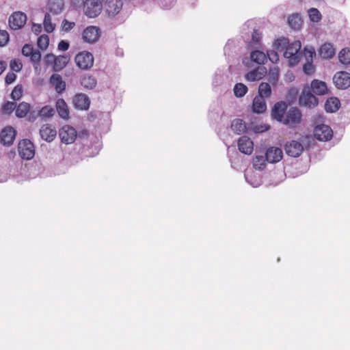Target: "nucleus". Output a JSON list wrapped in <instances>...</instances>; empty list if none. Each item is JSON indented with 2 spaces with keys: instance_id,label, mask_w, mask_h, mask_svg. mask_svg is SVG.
Instances as JSON below:
<instances>
[{
  "instance_id": "obj_57",
  "label": "nucleus",
  "mask_w": 350,
  "mask_h": 350,
  "mask_svg": "<svg viewBox=\"0 0 350 350\" xmlns=\"http://www.w3.org/2000/svg\"><path fill=\"white\" fill-rule=\"evenodd\" d=\"M16 78V75L13 72H8L5 78V83L8 85L12 83L15 81Z\"/></svg>"
},
{
  "instance_id": "obj_7",
  "label": "nucleus",
  "mask_w": 350,
  "mask_h": 350,
  "mask_svg": "<svg viewBox=\"0 0 350 350\" xmlns=\"http://www.w3.org/2000/svg\"><path fill=\"white\" fill-rule=\"evenodd\" d=\"M100 36V30L98 27L90 25L83 29L81 33V39L83 42L94 44L97 42Z\"/></svg>"
},
{
  "instance_id": "obj_10",
  "label": "nucleus",
  "mask_w": 350,
  "mask_h": 350,
  "mask_svg": "<svg viewBox=\"0 0 350 350\" xmlns=\"http://www.w3.org/2000/svg\"><path fill=\"white\" fill-rule=\"evenodd\" d=\"M299 104L308 108H313L318 105L316 96L310 92V89L304 88L299 96Z\"/></svg>"
},
{
  "instance_id": "obj_52",
  "label": "nucleus",
  "mask_w": 350,
  "mask_h": 350,
  "mask_svg": "<svg viewBox=\"0 0 350 350\" xmlns=\"http://www.w3.org/2000/svg\"><path fill=\"white\" fill-rule=\"evenodd\" d=\"M34 51L32 45L26 44L22 48V54L25 57H29Z\"/></svg>"
},
{
  "instance_id": "obj_58",
  "label": "nucleus",
  "mask_w": 350,
  "mask_h": 350,
  "mask_svg": "<svg viewBox=\"0 0 350 350\" xmlns=\"http://www.w3.org/2000/svg\"><path fill=\"white\" fill-rule=\"evenodd\" d=\"M55 57H56V56H55L52 53L46 55L44 57V61H45L46 64V65H51V64L53 65L54 62L55 61Z\"/></svg>"
},
{
  "instance_id": "obj_43",
  "label": "nucleus",
  "mask_w": 350,
  "mask_h": 350,
  "mask_svg": "<svg viewBox=\"0 0 350 350\" xmlns=\"http://www.w3.org/2000/svg\"><path fill=\"white\" fill-rule=\"evenodd\" d=\"M308 15L310 21L313 23H318L321 20V14L317 8L309 9Z\"/></svg>"
},
{
  "instance_id": "obj_39",
  "label": "nucleus",
  "mask_w": 350,
  "mask_h": 350,
  "mask_svg": "<svg viewBox=\"0 0 350 350\" xmlns=\"http://www.w3.org/2000/svg\"><path fill=\"white\" fill-rule=\"evenodd\" d=\"M247 87L242 83H236L233 89L234 94L237 98H241L244 96L247 92Z\"/></svg>"
},
{
  "instance_id": "obj_16",
  "label": "nucleus",
  "mask_w": 350,
  "mask_h": 350,
  "mask_svg": "<svg viewBox=\"0 0 350 350\" xmlns=\"http://www.w3.org/2000/svg\"><path fill=\"white\" fill-rule=\"evenodd\" d=\"M41 138L48 142H52L57 135L56 129L51 124H43L40 129Z\"/></svg>"
},
{
  "instance_id": "obj_40",
  "label": "nucleus",
  "mask_w": 350,
  "mask_h": 350,
  "mask_svg": "<svg viewBox=\"0 0 350 350\" xmlns=\"http://www.w3.org/2000/svg\"><path fill=\"white\" fill-rule=\"evenodd\" d=\"M55 110L50 105H45L41 109H40V117L44 118H49L54 116Z\"/></svg>"
},
{
  "instance_id": "obj_24",
  "label": "nucleus",
  "mask_w": 350,
  "mask_h": 350,
  "mask_svg": "<svg viewBox=\"0 0 350 350\" xmlns=\"http://www.w3.org/2000/svg\"><path fill=\"white\" fill-rule=\"evenodd\" d=\"M267 109V105L264 98L256 96L253 100L252 111L256 113H262Z\"/></svg>"
},
{
  "instance_id": "obj_1",
  "label": "nucleus",
  "mask_w": 350,
  "mask_h": 350,
  "mask_svg": "<svg viewBox=\"0 0 350 350\" xmlns=\"http://www.w3.org/2000/svg\"><path fill=\"white\" fill-rule=\"evenodd\" d=\"M274 46L278 52H283L284 57L288 59L289 66L293 67L299 64L302 57L300 51L301 44L299 40H295L292 42L286 38L277 39Z\"/></svg>"
},
{
  "instance_id": "obj_55",
  "label": "nucleus",
  "mask_w": 350,
  "mask_h": 350,
  "mask_svg": "<svg viewBox=\"0 0 350 350\" xmlns=\"http://www.w3.org/2000/svg\"><path fill=\"white\" fill-rule=\"evenodd\" d=\"M75 26V23L74 22H70L66 19H64L62 21V29L64 31L68 32V31H70Z\"/></svg>"
},
{
  "instance_id": "obj_38",
  "label": "nucleus",
  "mask_w": 350,
  "mask_h": 350,
  "mask_svg": "<svg viewBox=\"0 0 350 350\" xmlns=\"http://www.w3.org/2000/svg\"><path fill=\"white\" fill-rule=\"evenodd\" d=\"M44 29L47 33H51L55 28V24L52 23L51 16L46 13L43 21Z\"/></svg>"
},
{
  "instance_id": "obj_11",
  "label": "nucleus",
  "mask_w": 350,
  "mask_h": 350,
  "mask_svg": "<svg viewBox=\"0 0 350 350\" xmlns=\"http://www.w3.org/2000/svg\"><path fill=\"white\" fill-rule=\"evenodd\" d=\"M26 14L21 12H14L9 18L10 27L14 30L22 28L26 23Z\"/></svg>"
},
{
  "instance_id": "obj_21",
  "label": "nucleus",
  "mask_w": 350,
  "mask_h": 350,
  "mask_svg": "<svg viewBox=\"0 0 350 350\" xmlns=\"http://www.w3.org/2000/svg\"><path fill=\"white\" fill-rule=\"evenodd\" d=\"M50 83L55 88L58 94H62L66 89V82L62 80V77L59 74H53L50 77Z\"/></svg>"
},
{
  "instance_id": "obj_3",
  "label": "nucleus",
  "mask_w": 350,
  "mask_h": 350,
  "mask_svg": "<svg viewBox=\"0 0 350 350\" xmlns=\"http://www.w3.org/2000/svg\"><path fill=\"white\" fill-rule=\"evenodd\" d=\"M103 8V3L98 0H85L83 1L84 13L88 18L98 16L101 13Z\"/></svg>"
},
{
  "instance_id": "obj_61",
  "label": "nucleus",
  "mask_w": 350,
  "mask_h": 350,
  "mask_svg": "<svg viewBox=\"0 0 350 350\" xmlns=\"http://www.w3.org/2000/svg\"><path fill=\"white\" fill-rule=\"evenodd\" d=\"M57 48L59 51H67L69 48V43L66 40H61L58 44Z\"/></svg>"
},
{
  "instance_id": "obj_64",
  "label": "nucleus",
  "mask_w": 350,
  "mask_h": 350,
  "mask_svg": "<svg viewBox=\"0 0 350 350\" xmlns=\"http://www.w3.org/2000/svg\"><path fill=\"white\" fill-rule=\"evenodd\" d=\"M8 180V175L0 170V183L5 182Z\"/></svg>"
},
{
  "instance_id": "obj_22",
  "label": "nucleus",
  "mask_w": 350,
  "mask_h": 350,
  "mask_svg": "<svg viewBox=\"0 0 350 350\" xmlns=\"http://www.w3.org/2000/svg\"><path fill=\"white\" fill-rule=\"evenodd\" d=\"M56 110L59 117L64 120L69 118V109L63 98H58L55 103Z\"/></svg>"
},
{
  "instance_id": "obj_46",
  "label": "nucleus",
  "mask_w": 350,
  "mask_h": 350,
  "mask_svg": "<svg viewBox=\"0 0 350 350\" xmlns=\"http://www.w3.org/2000/svg\"><path fill=\"white\" fill-rule=\"evenodd\" d=\"M49 44V38L47 35L43 34L38 38L37 45L41 50L46 49Z\"/></svg>"
},
{
  "instance_id": "obj_2",
  "label": "nucleus",
  "mask_w": 350,
  "mask_h": 350,
  "mask_svg": "<svg viewBox=\"0 0 350 350\" xmlns=\"http://www.w3.org/2000/svg\"><path fill=\"white\" fill-rule=\"evenodd\" d=\"M123 1L122 0H106L104 4V10L108 16L111 20H116L117 23L120 24L122 20H120V14L122 10Z\"/></svg>"
},
{
  "instance_id": "obj_33",
  "label": "nucleus",
  "mask_w": 350,
  "mask_h": 350,
  "mask_svg": "<svg viewBox=\"0 0 350 350\" xmlns=\"http://www.w3.org/2000/svg\"><path fill=\"white\" fill-rule=\"evenodd\" d=\"M288 23L289 26L293 29H299L302 25V20L301 16L296 13L293 14L288 18Z\"/></svg>"
},
{
  "instance_id": "obj_44",
  "label": "nucleus",
  "mask_w": 350,
  "mask_h": 350,
  "mask_svg": "<svg viewBox=\"0 0 350 350\" xmlns=\"http://www.w3.org/2000/svg\"><path fill=\"white\" fill-rule=\"evenodd\" d=\"M16 108V103L7 101L5 102L1 108V113L3 114H10Z\"/></svg>"
},
{
  "instance_id": "obj_25",
  "label": "nucleus",
  "mask_w": 350,
  "mask_h": 350,
  "mask_svg": "<svg viewBox=\"0 0 350 350\" xmlns=\"http://www.w3.org/2000/svg\"><path fill=\"white\" fill-rule=\"evenodd\" d=\"M245 178L247 183L253 187H258L262 184L260 175L253 171L245 172Z\"/></svg>"
},
{
  "instance_id": "obj_48",
  "label": "nucleus",
  "mask_w": 350,
  "mask_h": 350,
  "mask_svg": "<svg viewBox=\"0 0 350 350\" xmlns=\"http://www.w3.org/2000/svg\"><path fill=\"white\" fill-rule=\"evenodd\" d=\"M10 67L12 71L19 72L23 68V64L19 59H14L10 61Z\"/></svg>"
},
{
  "instance_id": "obj_63",
  "label": "nucleus",
  "mask_w": 350,
  "mask_h": 350,
  "mask_svg": "<svg viewBox=\"0 0 350 350\" xmlns=\"http://www.w3.org/2000/svg\"><path fill=\"white\" fill-rule=\"evenodd\" d=\"M6 67H7L6 62L3 61V60L0 61V75H1L5 71V70L6 69Z\"/></svg>"
},
{
  "instance_id": "obj_20",
  "label": "nucleus",
  "mask_w": 350,
  "mask_h": 350,
  "mask_svg": "<svg viewBox=\"0 0 350 350\" xmlns=\"http://www.w3.org/2000/svg\"><path fill=\"white\" fill-rule=\"evenodd\" d=\"M0 137L4 145H11L15 138V130L11 126L5 127L1 131Z\"/></svg>"
},
{
  "instance_id": "obj_56",
  "label": "nucleus",
  "mask_w": 350,
  "mask_h": 350,
  "mask_svg": "<svg viewBox=\"0 0 350 350\" xmlns=\"http://www.w3.org/2000/svg\"><path fill=\"white\" fill-rule=\"evenodd\" d=\"M269 126L266 124L256 125L253 127V131L255 133H260L269 130Z\"/></svg>"
},
{
  "instance_id": "obj_14",
  "label": "nucleus",
  "mask_w": 350,
  "mask_h": 350,
  "mask_svg": "<svg viewBox=\"0 0 350 350\" xmlns=\"http://www.w3.org/2000/svg\"><path fill=\"white\" fill-rule=\"evenodd\" d=\"M238 148L241 152L251 154L254 150V142L250 137L243 135L239 139Z\"/></svg>"
},
{
  "instance_id": "obj_31",
  "label": "nucleus",
  "mask_w": 350,
  "mask_h": 350,
  "mask_svg": "<svg viewBox=\"0 0 350 350\" xmlns=\"http://www.w3.org/2000/svg\"><path fill=\"white\" fill-rule=\"evenodd\" d=\"M250 59L253 62L262 66L267 60V55L259 50H254L250 53Z\"/></svg>"
},
{
  "instance_id": "obj_8",
  "label": "nucleus",
  "mask_w": 350,
  "mask_h": 350,
  "mask_svg": "<svg viewBox=\"0 0 350 350\" xmlns=\"http://www.w3.org/2000/svg\"><path fill=\"white\" fill-rule=\"evenodd\" d=\"M314 136L319 141L327 142L332 138L333 131L328 125L319 124L314 129Z\"/></svg>"
},
{
  "instance_id": "obj_13",
  "label": "nucleus",
  "mask_w": 350,
  "mask_h": 350,
  "mask_svg": "<svg viewBox=\"0 0 350 350\" xmlns=\"http://www.w3.org/2000/svg\"><path fill=\"white\" fill-rule=\"evenodd\" d=\"M301 113L296 107H291L286 113L282 123L286 125L295 124L300 122Z\"/></svg>"
},
{
  "instance_id": "obj_29",
  "label": "nucleus",
  "mask_w": 350,
  "mask_h": 350,
  "mask_svg": "<svg viewBox=\"0 0 350 350\" xmlns=\"http://www.w3.org/2000/svg\"><path fill=\"white\" fill-rule=\"evenodd\" d=\"M231 128L237 135H241L247 131L245 122L241 119H234L231 123Z\"/></svg>"
},
{
  "instance_id": "obj_4",
  "label": "nucleus",
  "mask_w": 350,
  "mask_h": 350,
  "mask_svg": "<svg viewBox=\"0 0 350 350\" xmlns=\"http://www.w3.org/2000/svg\"><path fill=\"white\" fill-rule=\"evenodd\" d=\"M59 137L62 143L71 144L75 142L77 137V132L74 127L68 124L64 125L59 130Z\"/></svg>"
},
{
  "instance_id": "obj_19",
  "label": "nucleus",
  "mask_w": 350,
  "mask_h": 350,
  "mask_svg": "<svg viewBox=\"0 0 350 350\" xmlns=\"http://www.w3.org/2000/svg\"><path fill=\"white\" fill-rule=\"evenodd\" d=\"M90 99L88 96L84 94H76L73 98V105L75 108L86 110L90 107Z\"/></svg>"
},
{
  "instance_id": "obj_9",
  "label": "nucleus",
  "mask_w": 350,
  "mask_h": 350,
  "mask_svg": "<svg viewBox=\"0 0 350 350\" xmlns=\"http://www.w3.org/2000/svg\"><path fill=\"white\" fill-rule=\"evenodd\" d=\"M333 82L338 89L346 90L350 87V74L345 71L337 72L334 75Z\"/></svg>"
},
{
  "instance_id": "obj_30",
  "label": "nucleus",
  "mask_w": 350,
  "mask_h": 350,
  "mask_svg": "<svg viewBox=\"0 0 350 350\" xmlns=\"http://www.w3.org/2000/svg\"><path fill=\"white\" fill-rule=\"evenodd\" d=\"M15 110V114L17 118H25L30 111V105L26 102H22L18 106L16 105Z\"/></svg>"
},
{
  "instance_id": "obj_26",
  "label": "nucleus",
  "mask_w": 350,
  "mask_h": 350,
  "mask_svg": "<svg viewBox=\"0 0 350 350\" xmlns=\"http://www.w3.org/2000/svg\"><path fill=\"white\" fill-rule=\"evenodd\" d=\"M27 165L23 166L22 162L14 163L10 168V174L14 177L26 176Z\"/></svg>"
},
{
  "instance_id": "obj_28",
  "label": "nucleus",
  "mask_w": 350,
  "mask_h": 350,
  "mask_svg": "<svg viewBox=\"0 0 350 350\" xmlns=\"http://www.w3.org/2000/svg\"><path fill=\"white\" fill-rule=\"evenodd\" d=\"M340 102L336 97L328 98L325 104V109L327 112H336L340 107Z\"/></svg>"
},
{
  "instance_id": "obj_62",
  "label": "nucleus",
  "mask_w": 350,
  "mask_h": 350,
  "mask_svg": "<svg viewBox=\"0 0 350 350\" xmlns=\"http://www.w3.org/2000/svg\"><path fill=\"white\" fill-rule=\"evenodd\" d=\"M42 27L40 24H33L32 26V31L36 35H39L42 31Z\"/></svg>"
},
{
  "instance_id": "obj_6",
  "label": "nucleus",
  "mask_w": 350,
  "mask_h": 350,
  "mask_svg": "<svg viewBox=\"0 0 350 350\" xmlns=\"http://www.w3.org/2000/svg\"><path fill=\"white\" fill-rule=\"evenodd\" d=\"M75 62L79 68L88 70L94 64L93 55L85 51L80 52L75 57Z\"/></svg>"
},
{
  "instance_id": "obj_37",
  "label": "nucleus",
  "mask_w": 350,
  "mask_h": 350,
  "mask_svg": "<svg viewBox=\"0 0 350 350\" xmlns=\"http://www.w3.org/2000/svg\"><path fill=\"white\" fill-rule=\"evenodd\" d=\"M266 155H256L253 159V166L256 170H262L266 167Z\"/></svg>"
},
{
  "instance_id": "obj_60",
  "label": "nucleus",
  "mask_w": 350,
  "mask_h": 350,
  "mask_svg": "<svg viewBox=\"0 0 350 350\" xmlns=\"http://www.w3.org/2000/svg\"><path fill=\"white\" fill-rule=\"evenodd\" d=\"M234 46V41L229 40L224 48V54L229 55L231 49Z\"/></svg>"
},
{
  "instance_id": "obj_51",
  "label": "nucleus",
  "mask_w": 350,
  "mask_h": 350,
  "mask_svg": "<svg viewBox=\"0 0 350 350\" xmlns=\"http://www.w3.org/2000/svg\"><path fill=\"white\" fill-rule=\"evenodd\" d=\"M31 62L35 65L38 64L41 59V53L39 51H34L29 56Z\"/></svg>"
},
{
  "instance_id": "obj_49",
  "label": "nucleus",
  "mask_w": 350,
  "mask_h": 350,
  "mask_svg": "<svg viewBox=\"0 0 350 350\" xmlns=\"http://www.w3.org/2000/svg\"><path fill=\"white\" fill-rule=\"evenodd\" d=\"M313 62H306L303 66V71L306 75H310L314 73L315 68L312 64Z\"/></svg>"
},
{
  "instance_id": "obj_27",
  "label": "nucleus",
  "mask_w": 350,
  "mask_h": 350,
  "mask_svg": "<svg viewBox=\"0 0 350 350\" xmlns=\"http://www.w3.org/2000/svg\"><path fill=\"white\" fill-rule=\"evenodd\" d=\"M335 54L333 46L329 43H325L321 45L319 49V55L323 59H330Z\"/></svg>"
},
{
  "instance_id": "obj_59",
  "label": "nucleus",
  "mask_w": 350,
  "mask_h": 350,
  "mask_svg": "<svg viewBox=\"0 0 350 350\" xmlns=\"http://www.w3.org/2000/svg\"><path fill=\"white\" fill-rule=\"evenodd\" d=\"M234 46V41L229 40L224 48V54L229 55L231 49Z\"/></svg>"
},
{
  "instance_id": "obj_12",
  "label": "nucleus",
  "mask_w": 350,
  "mask_h": 350,
  "mask_svg": "<svg viewBox=\"0 0 350 350\" xmlns=\"http://www.w3.org/2000/svg\"><path fill=\"white\" fill-rule=\"evenodd\" d=\"M285 151L290 157H298L304 151V146L300 142L293 140L286 144Z\"/></svg>"
},
{
  "instance_id": "obj_50",
  "label": "nucleus",
  "mask_w": 350,
  "mask_h": 350,
  "mask_svg": "<svg viewBox=\"0 0 350 350\" xmlns=\"http://www.w3.org/2000/svg\"><path fill=\"white\" fill-rule=\"evenodd\" d=\"M266 55L267 59L269 58L272 63H278L279 60V55L277 51H275L274 50L268 51Z\"/></svg>"
},
{
  "instance_id": "obj_17",
  "label": "nucleus",
  "mask_w": 350,
  "mask_h": 350,
  "mask_svg": "<svg viewBox=\"0 0 350 350\" xmlns=\"http://www.w3.org/2000/svg\"><path fill=\"white\" fill-rule=\"evenodd\" d=\"M265 155L267 162L275 163L279 162L282 159L283 152L280 148L270 147L267 150Z\"/></svg>"
},
{
  "instance_id": "obj_23",
  "label": "nucleus",
  "mask_w": 350,
  "mask_h": 350,
  "mask_svg": "<svg viewBox=\"0 0 350 350\" xmlns=\"http://www.w3.org/2000/svg\"><path fill=\"white\" fill-rule=\"evenodd\" d=\"M311 89L313 93L317 95H325L328 92L326 83L318 79H314L312 81Z\"/></svg>"
},
{
  "instance_id": "obj_15",
  "label": "nucleus",
  "mask_w": 350,
  "mask_h": 350,
  "mask_svg": "<svg viewBox=\"0 0 350 350\" xmlns=\"http://www.w3.org/2000/svg\"><path fill=\"white\" fill-rule=\"evenodd\" d=\"M287 105L284 101L276 103L271 111V116L277 121L282 122L284 121V114L286 111Z\"/></svg>"
},
{
  "instance_id": "obj_35",
  "label": "nucleus",
  "mask_w": 350,
  "mask_h": 350,
  "mask_svg": "<svg viewBox=\"0 0 350 350\" xmlns=\"http://www.w3.org/2000/svg\"><path fill=\"white\" fill-rule=\"evenodd\" d=\"M261 33L258 30H254L249 47L252 49L260 48L261 46Z\"/></svg>"
},
{
  "instance_id": "obj_34",
  "label": "nucleus",
  "mask_w": 350,
  "mask_h": 350,
  "mask_svg": "<svg viewBox=\"0 0 350 350\" xmlns=\"http://www.w3.org/2000/svg\"><path fill=\"white\" fill-rule=\"evenodd\" d=\"M81 84L86 89L92 90L97 84V81L92 75H85L81 79Z\"/></svg>"
},
{
  "instance_id": "obj_54",
  "label": "nucleus",
  "mask_w": 350,
  "mask_h": 350,
  "mask_svg": "<svg viewBox=\"0 0 350 350\" xmlns=\"http://www.w3.org/2000/svg\"><path fill=\"white\" fill-rule=\"evenodd\" d=\"M29 116L27 117V120L29 122H34L39 116L40 115V109H33L32 111H29L28 113Z\"/></svg>"
},
{
  "instance_id": "obj_47",
  "label": "nucleus",
  "mask_w": 350,
  "mask_h": 350,
  "mask_svg": "<svg viewBox=\"0 0 350 350\" xmlns=\"http://www.w3.org/2000/svg\"><path fill=\"white\" fill-rule=\"evenodd\" d=\"M23 88L22 85H17L14 87L11 93V98L14 100H18L23 96Z\"/></svg>"
},
{
  "instance_id": "obj_53",
  "label": "nucleus",
  "mask_w": 350,
  "mask_h": 350,
  "mask_svg": "<svg viewBox=\"0 0 350 350\" xmlns=\"http://www.w3.org/2000/svg\"><path fill=\"white\" fill-rule=\"evenodd\" d=\"M9 40V35L5 30H0V46H4Z\"/></svg>"
},
{
  "instance_id": "obj_42",
  "label": "nucleus",
  "mask_w": 350,
  "mask_h": 350,
  "mask_svg": "<svg viewBox=\"0 0 350 350\" xmlns=\"http://www.w3.org/2000/svg\"><path fill=\"white\" fill-rule=\"evenodd\" d=\"M304 56L306 62H313L314 58L316 57V52L313 47H305L304 50Z\"/></svg>"
},
{
  "instance_id": "obj_32",
  "label": "nucleus",
  "mask_w": 350,
  "mask_h": 350,
  "mask_svg": "<svg viewBox=\"0 0 350 350\" xmlns=\"http://www.w3.org/2000/svg\"><path fill=\"white\" fill-rule=\"evenodd\" d=\"M68 61L69 58L66 55L56 56L55 61L53 64V70L55 71L62 70L66 66Z\"/></svg>"
},
{
  "instance_id": "obj_41",
  "label": "nucleus",
  "mask_w": 350,
  "mask_h": 350,
  "mask_svg": "<svg viewBox=\"0 0 350 350\" xmlns=\"http://www.w3.org/2000/svg\"><path fill=\"white\" fill-rule=\"evenodd\" d=\"M278 77H279L278 68H273L269 69V71L268 72V79H269V81L272 85H276V83H278Z\"/></svg>"
},
{
  "instance_id": "obj_45",
  "label": "nucleus",
  "mask_w": 350,
  "mask_h": 350,
  "mask_svg": "<svg viewBox=\"0 0 350 350\" xmlns=\"http://www.w3.org/2000/svg\"><path fill=\"white\" fill-rule=\"evenodd\" d=\"M339 60L340 62L345 65L350 64V50L349 49H342L339 53Z\"/></svg>"
},
{
  "instance_id": "obj_5",
  "label": "nucleus",
  "mask_w": 350,
  "mask_h": 350,
  "mask_svg": "<svg viewBox=\"0 0 350 350\" xmlns=\"http://www.w3.org/2000/svg\"><path fill=\"white\" fill-rule=\"evenodd\" d=\"M18 153L22 159L29 160L32 159L35 154V149L33 143L27 139H24L18 143Z\"/></svg>"
},
{
  "instance_id": "obj_18",
  "label": "nucleus",
  "mask_w": 350,
  "mask_h": 350,
  "mask_svg": "<svg viewBox=\"0 0 350 350\" xmlns=\"http://www.w3.org/2000/svg\"><path fill=\"white\" fill-rule=\"evenodd\" d=\"M267 72V68L263 66H259L256 69L248 72L245 77L247 81H255L262 79Z\"/></svg>"
},
{
  "instance_id": "obj_36",
  "label": "nucleus",
  "mask_w": 350,
  "mask_h": 350,
  "mask_svg": "<svg viewBox=\"0 0 350 350\" xmlns=\"http://www.w3.org/2000/svg\"><path fill=\"white\" fill-rule=\"evenodd\" d=\"M271 94V88L269 83L262 82L258 87V96L269 98Z\"/></svg>"
}]
</instances>
